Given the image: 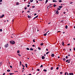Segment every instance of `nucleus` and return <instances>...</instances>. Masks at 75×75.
Here are the masks:
<instances>
[{"instance_id": "f257e3e1", "label": "nucleus", "mask_w": 75, "mask_h": 75, "mask_svg": "<svg viewBox=\"0 0 75 75\" xmlns=\"http://www.w3.org/2000/svg\"><path fill=\"white\" fill-rule=\"evenodd\" d=\"M10 43L11 44H12L13 45L14 44H15V42H14V41H11L10 42Z\"/></svg>"}, {"instance_id": "f03ea898", "label": "nucleus", "mask_w": 75, "mask_h": 75, "mask_svg": "<svg viewBox=\"0 0 75 75\" xmlns=\"http://www.w3.org/2000/svg\"><path fill=\"white\" fill-rule=\"evenodd\" d=\"M8 47V44H6L5 45V47H6V48H7Z\"/></svg>"}, {"instance_id": "7ed1b4c3", "label": "nucleus", "mask_w": 75, "mask_h": 75, "mask_svg": "<svg viewBox=\"0 0 75 75\" xmlns=\"http://www.w3.org/2000/svg\"><path fill=\"white\" fill-rule=\"evenodd\" d=\"M59 12H58V10H57L56 11V14H58Z\"/></svg>"}, {"instance_id": "20e7f679", "label": "nucleus", "mask_w": 75, "mask_h": 75, "mask_svg": "<svg viewBox=\"0 0 75 75\" xmlns=\"http://www.w3.org/2000/svg\"><path fill=\"white\" fill-rule=\"evenodd\" d=\"M42 59H45V57L44 56H42Z\"/></svg>"}, {"instance_id": "39448f33", "label": "nucleus", "mask_w": 75, "mask_h": 75, "mask_svg": "<svg viewBox=\"0 0 75 75\" xmlns=\"http://www.w3.org/2000/svg\"><path fill=\"white\" fill-rule=\"evenodd\" d=\"M4 15H1V16H0V18H3V17H4Z\"/></svg>"}, {"instance_id": "423d86ee", "label": "nucleus", "mask_w": 75, "mask_h": 75, "mask_svg": "<svg viewBox=\"0 0 75 75\" xmlns=\"http://www.w3.org/2000/svg\"><path fill=\"white\" fill-rule=\"evenodd\" d=\"M48 32H49V31L47 32L46 33L44 34V36H46V35H47V33H48Z\"/></svg>"}, {"instance_id": "0eeeda50", "label": "nucleus", "mask_w": 75, "mask_h": 75, "mask_svg": "<svg viewBox=\"0 0 75 75\" xmlns=\"http://www.w3.org/2000/svg\"><path fill=\"white\" fill-rule=\"evenodd\" d=\"M62 45H63V46H64V41H62Z\"/></svg>"}, {"instance_id": "6e6552de", "label": "nucleus", "mask_w": 75, "mask_h": 75, "mask_svg": "<svg viewBox=\"0 0 75 75\" xmlns=\"http://www.w3.org/2000/svg\"><path fill=\"white\" fill-rule=\"evenodd\" d=\"M51 56L52 57H54V54H51Z\"/></svg>"}, {"instance_id": "1a4fd4ad", "label": "nucleus", "mask_w": 75, "mask_h": 75, "mask_svg": "<svg viewBox=\"0 0 75 75\" xmlns=\"http://www.w3.org/2000/svg\"><path fill=\"white\" fill-rule=\"evenodd\" d=\"M69 75H74V74L73 73H69Z\"/></svg>"}, {"instance_id": "9d476101", "label": "nucleus", "mask_w": 75, "mask_h": 75, "mask_svg": "<svg viewBox=\"0 0 75 75\" xmlns=\"http://www.w3.org/2000/svg\"><path fill=\"white\" fill-rule=\"evenodd\" d=\"M63 61H66V59H65V58H64L63 59Z\"/></svg>"}, {"instance_id": "9b49d317", "label": "nucleus", "mask_w": 75, "mask_h": 75, "mask_svg": "<svg viewBox=\"0 0 75 75\" xmlns=\"http://www.w3.org/2000/svg\"><path fill=\"white\" fill-rule=\"evenodd\" d=\"M34 50V49H33L31 48L30 49V51H33Z\"/></svg>"}, {"instance_id": "f8f14e48", "label": "nucleus", "mask_w": 75, "mask_h": 75, "mask_svg": "<svg viewBox=\"0 0 75 75\" xmlns=\"http://www.w3.org/2000/svg\"><path fill=\"white\" fill-rule=\"evenodd\" d=\"M43 71H44V72H47V70L45 69H44L43 70Z\"/></svg>"}, {"instance_id": "ddd939ff", "label": "nucleus", "mask_w": 75, "mask_h": 75, "mask_svg": "<svg viewBox=\"0 0 75 75\" xmlns=\"http://www.w3.org/2000/svg\"><path fill=\"white\" fill-rule=\"evenodd\" d=\"M28 18H30V17H31V16H30L29 15L28 16Z\"/></svg>"}, {"instance_id": "4468645a", "label": "nucleus", "mask_w": 75, "mask_h": 75, "mask_svg": "<svg viewBox=\"0 0 75 75\" xmlns=\"http://www.w3.org/2000/svg\"><path fill=\"white\" fill-rule=\"evenodd\" d=\"M53 2H57V1L55 0H53Z\"/></svg>"}, {"instance_id": "2eb2a0df", "label": "nucleus", "mask_w": 75, "mask_h": 75, "mask_svg": "<svg viewBox=\"0 0 75 75\" xmlns=\"http://www.w3.org/2000/svg\"><path fill=\"white\" fill-rule=\"evenodd\" d=\"M16 4V5H18L19 4V2H17Z\"/></svg>"}, {"instance_id": "dca6fc26", "label": "nucleus", "mask_w": 75, "mask_h": 75, "mask_svg": "<svg viewBox=\"0 0 75 75\" xmlns=\"http://www.w3.org/2000/svg\"><path fill=\"white\" fill-rule=\"evenodd\" d=\"M65 28H66V29H67L68 28V26L66 25V26H65Z\"/></svg>"}, {"instance_id": "f3484780", "label": "nucleus", "mask_w": 75, "mask_h": 75, "mask_svg": "<svg viewBox=\"0 0 75 75\" xmlns=\"http://www.w3.org/2000/svg\"><path fill=\"white\" fill-rule=\"evenodd\" d=\"M59 8H62V6H59Z\"/></svg>"}, {"instance_id": "a211bd4d", "label": "nucleus", "mask_w": 75, "mask_h": 75, "mask_svg": "<svg viewBox=\"0 0 75 75\" xmlns=\"http://www.w3.org/2000/svg\"><path fill=\"white\" fill-rule=\"evenodd\" d=\"M25 66H26V68H28V67H27V64H25Z\"/></svg>"}, {"instance_id": "6ab92c4d", "label": "nucleus", "mask_w": 75, "mask_h": 75, "mask_svg": "<svg viewBox=\"0 0 75 75\" xmlns=\"http://www.w3.org/2000/svg\"><path fill=\"white\" fill-rule=\"evenodd\" d=\"M21 65V62L20 61V66Z\"/></svg>"}, {"instance_id": "aec40b11", "label": "nucleus", "mask_w": 75, "mask_h": 75, "mask_svg": "<svg viewBox=\"0 0 75 75\" xmlns=\"http://www.w3.org/2000/svg\"><path fill=\"white\" fill-rule=\"evenodd\" d=\"M7 72H10V69L7 70Z\"/></svg>"}, {"instance_id": "412c9836", "label": "nucleus", "mask_w": 75, "mask_h": 75, "mask_svg": "<svg viewBox=\"0 0 75 75\" xmlns=\"http://www.w3.org/2000/svg\"><path fill=\"white\" fill-rule=\"evenodd\" d=\"M53 6H54V7H57V5H55V4L53 5Z\"/></svg>"}, {"instance_id": "4be33fe9", "label": "nucleus", "mask_w": 75, "mask_h": 75, "mask_svg": "<svg viewBox=\"0 0 75 75\" xmlns=\"http://www.w3.org/2000/svg\"><path fill=\"white\" fill-rule=\"evenodd\" d=\"M13 74H14V73H9V75H13Z\"/></svg>"}, {"instance_id": "5701e85b", "label": "nucleus", "mask_w": 75, "mask_h": 75, "mask_svg": "<svg viewBox=\"0 0 75 75\" xmlns=\"http://www.w3.org/2000/svg\"><path fill=\"white\" fill-rule=\"evenodd\" d=\"M59 3H61V2H62V1L60 0L59 1Z\"/></svg>"}, {"instance_id": "b1692460", "label": "nucleus", "mask_w": 75, "mask_h": 75, "mask_svg": "<svg viewBox=\"0 0 75 75\" xmlns=\"http://www.w3.org/2000/svg\"><path fill=\"white\" fill-rule=\"evenodd\" d=\"M43 45H44V44L43 43H41L40 44V45L42 46Z\"/></svg>"}, {"instance_id": "393cba45", "label": "nucleus", "mask_w": 75, "mask_h": 75, "mask_svg": "<svg viewBox=\"0 0 75 75\" xmlns=\"http://www.w3.org/2000/svg\"><path fill=\"white\" fill-rule=\"evenodd\" d=\"M26 50H30V49H29L28 48H27Z\"/></svg>"}, {"instance_id": "a878e982", "label": "nucleus", "mask_w": 75, "mask_h": 75, "mask_svg": "<svg viewBox=\"0 0 75 75\" xmlns=\"http://www.w3.org/2000/svg\"><path fill=\"white\" fill-rule=\"evenodd\" d=\"M48 0H46V1H45V3H47V2H48Z\"/></svg>"}, {"instance_id": "bb28decb", "label": "nucleus", "mask_w": 75, "mask_h": 75, "mask_svg": "<svg viewBox=\"0 0 75 75\" xmlns=\"http://www.w3.org/2000/svg\"><path fill=\"white\" fill-rule=\"evenodd\" d=\"M33 42H35V39H33Z\"/></svg>"}, {"instance_id": "cd10ccee", "label": "nucleus", "mask_w": 75, "mask_h": 75, "mask_svg": "<svg viewBox=\"0 0 75 75\" xmlns=\"http://www.w3.org/2000/svg\"><path fill=\"white\" fill-rule=\"evenodd\" d=\"M50 6V5H49L47 7V8H48V7H49L50 8V7H51V6Z\"/></svg>"}, {"instance_id": "c85d7f7f", "label": "nucleus", "mask_w": 75, "mask_h": 75, "mask_svg": "<svg viewBox=\"0 0 75 75\" xmlns=\"http://www.w3.org/2000/svg\"><path fill=\"white\" fill-rule=\"evenodd\" d=\"M33 1V0H30V2H31V3H32Z\"/></svg>"}, {"instance_id": "c756f323", "label": "nucleus", "mask_w": 75, "mask_h": 75, "mask_svg": "<svg viewBox=\"0 0 75 75\" xmlns=\"http://www.w3.org/2000/svg\"><path fill=\"white\" fill-rule=\"evenodd\" d=\"M57 10H61V8H58L57 9Z\"/></svg>"}, {"instance_id": "7c9ffc66", "label": "nucleus", "mask_w": 75, "mask_h": 75, "mask_svg": "<svg viewBox=\"0 0 75 75\" xmlns=\"http://www.w3.org/2000/svg\"><path fill=\"white\" fill-rule=\"evenodd\" d=\"M17 53H19L20 52V50H18L17 51Z\"/></svg>"}, {"instance_id": "2f4dec72", "label": "nucleus", "mask_w": 75, "mask_h": 75, "mask_svg": "<svg viewBox=\"0 0 75 75\" xmlns=\"http://www.w3.org/2000/svg\"><path fill=\"white\" fill-rule=\"evenodd\" d=\"M22 66H23V68H24V67H25V66H24V65H23V64H22Z\"/></svg>"}, {"instance_id": "473e14b6", "label": "nucleus", "mask_w": 75, "mask_h": 75, "mask_svg": "<svg viewBox=\"0 0 75 75\" xmlns=\"http://www.w3.org/2000/svg\"><path fill=\"white\" fill-rule=\"evenodd\" d=\"M51 70H52V69H53V67H51Z\"/></svg>"}, {"instance_id": "72a5a7b5", "label": "nucleus", "mask_w": 75, "mask_h": 75, "mask_svg": "<svg viewBox=\"0 0 75 75\" xmlns=\"http://www.w3.org/2000/svg\"><path fill=\"white\" fill-rule=\"evenodd\" d=\"M2 31H3V30H2V29H0V31H1V32H2Z\"/></svg>"}, {"instance_id": "f704fd0d", "label": "nucleus", "mask_w": 75, "mask_h": 75, "mask_svg": "<svg viewBox=\"0 0 75 75\" xmlns=\"http://www.w3.org/2000/svg\"><path fill=\"white\" fill-rule=\"evenodd\" d=\"M43 67V65H41V66L40 67V68H42Z\"/></svg>"}, {"instance_id": "c9c22d12", "label": "nucleus", "mask_w": 75, "mask_h": 75, "mask_svg": "<svg viewBox=\"0 0 75 75\" xmlns=\"http://www.w3.org/2000/svg\"><path fill=\"white\" fill-rule=\"evenodd\" d=\"M38 50H40L41 48H40V47H38Z\"/></svg>"}, {"instance_id": "e433bc0d", "label": "nucleus", "mask_w": 75, "mask_h": 75, "mask_svg": "<svg viewBox=\"0 0 75 75\" xmlns=\"http://www.w3.org/2000/svg\"><path fill=\"white\" fill-rule=\"evenodd\" d=\"M10 67H11V68H13V67L12 66H10Z\"/></svg>"}, {"instance_id": "4c0bfd02", "label": "nucleus", "mask_w": 75, "mask_h": 75, "mask_svg": "<svg viewBox=\"0 0 75 75\" xmlns=\"http://www.w3.org/2000/svg\"><path fill=\"white\" fill-rule=\"evenodd\" d=\"M38 16H37L35 17V18H38Z\"/></svg>"}, {"instance_id": "58836bf2", "label": "nucleus", "mask_w": 75, "mask_h": 75, "mask_svg": "<svg viewBox=\"0 0 75 75\" xmlns=\"http://www.w3.org/2000/svg\"><path fill=\"white\" fill-rule=\"evenodd\" d=\"M59 68V67H57V68H56V69H57V70H58V69Z\"/></svg>"}, {"instance_id": "ea45409f", "label": "nucleus", "mask_w": 75, "mask_h": 75, "mask_svg": "<svg viewBox=\"0 0 75 75\" xmlns=\"http://www.w3.org/2000/svg\"><path fill=\"white\" fill-rule=\"evenodd\" d=\"M49 52H46V54H48V53H49Z\"/></svg>"}, {"instance_id": "a19ab883", "label": "nucleus", "mask_w": 75, "mask_h": 75, "mask_svg": "<svg viewBox=\"0 0 75 75\" xmlns=\"http://www.w3.org/2000/svg\"><path fill=\"white\" fill-rule=\"evenodd\" d=\"M27 7H30V5H27Z\"/></svg>"}, {"instance_id": "79ce46f5", "label": "nucleus", "mask_w": 75, "mask_h": 75, "mask_svg": "<svg viewBox=\"0 0 75 75\" xmlns=\"http://www.w3.org/2000/svg\"><path fill=\"white\" fill-rule=\"evenodd\" d=\"M68 56H66V59H67L68 58Z\"/></svg>"}, {"instance_id": "37998d69", "label": "nucleus", "mask_w": 75, "mask_h": 75, "mask_svg": "<svg viewBox=\"0 0 75 75\" xmlns=\"http://www.w3.org/2000/svg\"><path fill=\"white\" fill-rule=\"evenodd\" d=\"M68 61H69V59H67V60H66V62H68Z\"/></svg>"}, {"instance_id": "c03bdc74", "label": "nucleus", "mask_w": 75, "mask_h": 75, "mask_svg": "<svg viewBox=\"0 0 75 75\" xmlns=\"http://www.w3.org/2000/svg\"><path fill=\"white\" fill-rule=\"evenodd\" d=\"M37 71H40V69H37Z\"/></svg>"}, {"instance_id": "a18cd8bd", "label": "nucleus", "mask_w": 75, "mask_h": 75, "mask_svg": "<svg viewBox=\"0 0 75 75\" xmlns=\"http://www.w3.org/2000/svg\"><path fill=\"white\" fill-rule=\"evenodd\" d=\"M34 7H35V6H33L32 8H34Z\"/></svg>"}, {"instance_id": "49530a36", "label": "nucleus", "mask_w": 75, "mask_h": 75, "mask_svg": "<svg viewBox=\"0 0 75 75\" xmlns=\"http://www.w3.org/2000/svg\"><path fill=\"white\" fill-rule=\"evenodd\" d=\"M67 72H66L65 73V75H67Z\"/></svg>"}, {"instance_id": "de8ad7c7", "label": "nucleus", "mask_w": 75, "mask_h": 75, "mask_svg": "<svg viewBox=\"0 0 75 75\" xmlns=\"http://www.w3.org/2000/svg\"><path fill=\"white\" fill-rule=\"evenodd\" d=\"M26 9H27V7H25V10H26Z\"/></svg>"}, {"instance_id": "09e8293b", "label": "nucleus", "mask_w": 75, "mask_h": 75, "mask_svg": "<svg viewBox=\"0 0 75 75\" xmlns=\"http://www.w3.org/2000/svg\"><path fill=\"white\" fill-rule=\"evenodd\" d=\"M70 45V44L69 43L67 45H68V46H69Z\"/></svg>"}, {"instance_id": "8fccbe9b", "label": "nucleus", "mask_w": 75, "mask_h": 75, "mask_svg": "<svg viewBox=\"0 0 75 75\" xmlns=\"http://www.w3.org/2000/svg\"><path fill=\"white\" fill-rule=\"evenodd\" d=\"M18 55H19V57H21V55L20 54H18Z\"/></svg>"}, {"instance_id": "3c124183", "label": "nucleus", "mask_w": 75, "mask_h": 75, "mask_svg": "<svg viewBox=\"0 0 75 75\" xmlns=\"http://www.w3.org/2000/svg\"><path fill=\"white\" fill-rule=\"evenodd\" d=\"M30 11H27V13H30Z\"/></svg>"}, {"instance_id": "603ef678", "label": "nucleus", "mask_w": 75, "mask_h": 75, "mask_svg": "<svg viewBox=\"0 0 75 75\" xmlns=\"http://www.w3.org/2000/svg\"><path fill=\"white\" fill-rule=\"evenodd\" d=\"M3 0H0V2H2V1Z\"/></svg>"}, {"instance_id": "864d4df0", "label": "nucleus", "mask_w": 75, "mask_h": 75, "mask_svg": "<svg viewBox=\"0 0 75 75\" xmlns=\"http://www.w3.org/2000/svg\"><path fill=\"white\" fill-rule=\"evenodd\" d=\"M60 74H62V72H60Z\"/></svg>"}, {"instance_id": "5fc2aeb1", "label": "nucleus", "mask_w": 75, "mask_h": 75, "mask_svg": "<svg viewBox=\"0 0 75 75\" xmlns=\"http://www.w3.org/2000/svg\"><path fill=\"white\" fill-rule=\"evenodd\" d=\"M34 51L35 52H36V51H37V50H34Z\"/></svg>"}, {"instance_id": "6e6d98bb", "label": "nucleus", "mask_w": 75, "mask_h": 75, "mask_svg": "<svg viewBox=\"0 0 75 75\" xmlns=\"http://www.w3.org/2000/svg\"><path fill=\"white\" fill-rule=\"evenodd\" d=\"M36 15H37V14L35 13L34 15V16H36Z\"/></svg>"}, {"instance_id": "4d7b16f0", "label": "nucleus", "mask_w": 75, "mask_h": 75, "mask_svg": "<svg viewBox=\"0 0 75 75\" xmlns=\"http://www.w3.org/2000/svg\"><path fill=\"white\" fill-rule=\"evenodd\" d=\"M68 56L69 57H70V54H69L68 55Z\"/></svg>"}, {"instance_id": "13d9d810", "label": "nucleus", "mask_w": 75, "mask_h": 75, "mask_svg": "<svg viewBox=\"0 0 75 75\" xmlns=\"http://www.w3.org/2000/svg\"><path fill=\"white\" fill-rule=\"evenodd\" d=\"M70 3L71 4H72V3H73V2H71Z\"/></svg>"}, {"instance_id": "bf43d9fd", "label": "nucleus", "mask_w": 75, "mask_h": 75, "mask_svg": "<svg viewBox=\"0 0 75 75\" xmlns=\"http://www.w3.org/2000/svg\"><path fill=\"white\" fill-rule=\"evenodd\" d=\"M32 46H33V47H35V45H32Z\"/></svg>"}, {"instance_id": "052dcab7", "label": "nucleus", "mask_w": 75, "mask_h": 75, "mask_svg": "<svg viewBox=\"0 0 75 75\" xmlns=\"http://www.w3.org/2000/svg\"><path fill=\"white\" fill-rule=\"evenodd\" d=\"M50 6H52V4H50Z\"/></svg>"}, {"instance_id": "680f3d73", "label": "nucleus", "mask_w": 75, "mask_h": 75, "mask_svg": "<svg viewBox=\"0 0 75 75\" xmlns=\"http://www.w3.org/2000/svg\"><path fill=\"white\" fill-rule=\"evenodd\" d=\"M46 51H48V50L47 49H46Z\"/></svg>"}, {"instance_id": "e2e57ef3", "label": "nucleus", "mask_w": 75, "mask_h": 75, "mask_svg": "<svg viewBox=\"0 0 75 75\" xmlns=\"http://www.w3.org/2000/svg\"><path fill=\"white\" fill-rule=\"evenodd\" d=\"M5 73H4L3 74V75H5Z\"/></svg>"}, {"instance_id": "0e129e2a", "label": "nucleus", "mask_w": 75, "mask_h": 75, "mask_svg": "<svg viewBox=\"0 0 75 75\" xmlns=\"http://www.w3.org/2000/svg\"><path fill=\"white\" fill-rule=\"evenodd\" d=\"M68 63H70V62L68 61Z\"/></svg>"}, {"instance_id": "69168bd1", "label": "nucleus", "mask_w": 75, "mask_h": 75, "mask_svg": "<svg viewBox=\"0 0 75 75\" xmlns=\"http://www.w3.org/2000/svg\"><path fill=\"white\" fill-rule=\"evenodd\" d=\"M63 13H64V14H65V13H65V12H64Z\"/></svg>"}, {"instance_id": "338daca9", "label": "nucleus", "mask_w": 75, "mask_h": 75, "mask_svg": "<svg viewBox=\"0 0 75 75\" xmlns=\"http://www.w3.org/2000/svg\"><path fill=\"white\" fill-rule=\"evenodd\" d=\"M74 51H75V47L74 48Z\"/></svg>"}, {"instance_id": "774afa93", "label": "nucleus", "mask_w": 75, "mask_h": 75, "mask_svg": "<svg viewBox=\"0 0 75 75\" xmlns=\"http://www.w3.org/2000/svg\"><path fill=\"white\" fill-rule=\"evenodd\" d=\"M29 75H31V74H29Z\"/></svg>"}]
</instances>
